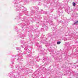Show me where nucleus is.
I'll list each match as a JSON object with an SVG mask.
<instances>
[{"mask_svg": "<svg viewBox=\"0 0 78 78\" xmlns=\"http://www.w3.org/2000/svg\"><path fill=\"white\" fill-rule=\"evenodd\" d=\"M65 11L67 13H68V14H69V13L70 12V10H65Z\"/></svg>", "mask_w": 78, "mask_h": 78, "instance_id": "1", "label": "nucleus"}, {"mask_svg": "<svg viewBox=\"0 0 78 78\" xmlns=\"http://www.w3.org/2000/svg\"><path fill=\"white\" fill-rule=\"evenodd\" d=\"M23 34H20V37H21V38H23Z\"/></svg>", "mask_w": 78, "mask_h": 78, "instance_id": "2", "label": "nucleus"}, {"mask_svg": "<svg viewBox=\"0 0 78 78\" xmlns=\"http://www.w3.org/2000/svg\"><path fill=\"white\" fill-rule=\"evenodd\" d=\"M78 21H76V22H74V25H76L78 24Z\"/></svg>", "mask_w": 78, "mask_h": 78, "instance_id": "3", "label": "nucleus"}, {"mask_svg": "<svg viewBox=\"0 0 78 78\" xmlns=\"http://www.w3.org/2000/svg\"><path fill=\"white\" fill-rule=\"evenodd\" d=\"M72 4L73 6H75L76 5V4L75 2H73Z\"/></svg>", "mask_w": 78, "mask_h": 78, "instance_id": "4", "label": "nucleus"}, {"mask_svg": "<svg viewBox=\"0 0 78 78\" xmlns=\"http://www.w3.org/2000/svg\"><path fill=\"white\" fill-rule=\"evenodd\" d=\"M11 77H12V78H15L16 77V76H15L14 75H13L12 76H11Z\"/></svg>", "mask_w": 78, "mask_h": 78, "instance_id": "5", "label": "nucleus"}, {"mask_svg": "<svg viewBox=\"0 0 78 78\" xmlns=\"http://www.w3.org/2000/svg\"><path fill=\"white\" fill-rule=\"evenodd\" d=\"M16 68H17V69H19V66H18L17 65H16Z\"/></svg>", "mask_w": 78, "mask_h": 78, "instance_id": "6", "label": "nucleus"}, {"mask_svg": "<svg viewBox=\"0 0 78 78\" xmlns=\"http://www.w3.org/2000/svg\"><path fill=\"white\" fill-rule=\"evenodd\" d=\"M16 49L17 50H20V48H16Z\"/></svg>", "mask_w": 78, "mask_h": 78, "instance_id": "7", "label": "nucleus"}, {"mask_svg": "<svg viewBox=\"0 0 78 78\" xmlns=\"http://www.w3.org/2000/svg\"><path fill=\"white\" fill-rule=\"evenodd\" d=\"M61 44V41H58L57 42V44Z\"/></svg>", "mask_w": 78, "mask_h": 78, "instance_id": "8", "label": "nucleus"}, {"mask_svg": "<svg viewBox=\"0 0 78 78\" xmlns=\"http://www.w3.org/2000/svg\"><path fill=\"white\" fill-rule=\"evenodd\" d=\"M20 42L21 43V44H23V42H24V41H20Z\"/></svg>", "mask_w": 78, "mask_h": 78, "instance_id": "9", "label": "nucleus"}, {"mask_svg": "<svg viewBox=\"0 0 78 78\" xmlns=\"http://www.w3.org/2000/svg\"><path fill=\"white\" fill-rule=\"evenodd\" d=\"M60 11H61L60 13H63V11L62 10H61Z\"/></svg>", "mask_w": 78, "mask_h": 78, "instance_id": "10", "label": "nucleus"}, {"mask_svg": "<svg viewBox=\"0 0 78 78\" xmlns=\"http://www.w3.org/2000/svg\"><path fill=\"white\" fill-rule=\"evenodd\" d=\"M43 60H44V61H46V58H44V59H43Z\"/></svg>", "mask_w": 78, "mask_h": 78, "instance_id": "11", "label": "nucleus"}, {"mask_svg": "<svg viewBox=\"0 0 78 78\" xmlns=\"http://www.w3.org/2000/svg\"><path fill=\"white\" fill-rule=\"evenodd\" d=\"M46 28H48V27L47 26H46Z\"/></svg>", "mask_w": 78, "mask_h": 78, "instance_id": "12", "label": "nucleus"}, {"mask_svg": "<svg viewBox=\"0 0 78 78\" xmlns=\"http://www.w3.org/2000/svg\"><path fill=\"white\" fill-rule=\"evenodd\" d=\"M16 57H19V56H18V55H16Z\"/></svg>", "mask_w": 78, "mask_h": 78, "instance_id": "13", "label": "nucleus"}, {"mask_svg": "<svg viewBox=\"0 0 78 78\" xmlns=\"http://www.w3.org/2000/svg\"><path fill=\"white\" fill-rule=\"evenodd\" d=\"M49 23H50V22H49Z\"/></svg>", "mask_w": 78, "mask_h": 78, "instance_id": "14", "label": "nucleus"}, {"mask_svg": "<svg viewBox=\"0 0 78 78\" xmlns=\"http://www.w3.org/2000/svg\"><path fill=\"white\" fill-rule=\"evenodd\" d=\"M24 27V26H23V27Z\"/></svg>", "mask_w": 78, "mask_h": 78, "instance_id": "15", "label": "nucleus"}, {"mask_svg": "<svg viewBox=\"0 0 78 78\" xmlns=\"http://www.w3.org/2000/svg\"><path fill=\"white\" fill-rule=\"evenodd\" d=\"M17 60H18V59H17Z\"/></svg>", "mask_w": 78, "mask_h": 78, "instance_id": "16", "label": "nucleus"}]
</instances>
